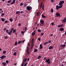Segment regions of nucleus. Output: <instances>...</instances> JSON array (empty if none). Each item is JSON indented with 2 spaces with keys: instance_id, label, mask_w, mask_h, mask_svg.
I'll return each instance as SVG.
<instances>
[{
  "instance_id": "nucleus-19",
  "label": "nucleus",
  "mask_w": 66,
  "mask_h": 66,
  "mask_svg": "<svg viewBox=\"0 0 66 66\" xmlns=\"http://www.w3.org/2000/svg\"><path fill=\"white\" fill-rule=\"evenodd\" d=\"M13 1L11 3V4L12 5L14 3H15V2L16 1L15 0H13Z\"/></svg>"
},
{
  "instance_id": "nucleus-4",
  "label": "nucleus",
  "mask_w": 66,
  "mask_h": 66,
  "mask_svg": "<svg viewBox=\"0 0 66 66\" xmlns=\"http://www.w3.org/2000/svg\"><path fill=\"white\" fill-rule=\"evenodd\" d=\"M28 63H26L24 64V61H22V65L21 66H26L27 65Z\"/></svg>"
},
{
  "instance_id": "nucleus-43",
  "label": "nucleus",
  "mask_w": 66,
  "mask_h": 66,
  "mask_svg": "<svg viewBox=\"0 0 66 66\" xmlns=\"http://www.w3.org/2000/svg\"><path fill=\"white\" fill-rule=\"evenodd\" d=\"M55 2V1H54V0H51V2Z\"/></svg>"
},
{
  "instance_id": "nucleus-35",
  "label": "nucleus",
  "mask_w": 66,
  "mask_h": 66,
  "mask_svg": "<svg viewBox=\"0 0 66 66\" xmlns=\"http://www.w3.org/2000/svg\"><path fill=\"white\" fill-rule=\"evenodd\" d=\"M51 11L52 12H54L53 9H51Z\"/></svg>"
},
{
  "instance_id": "nucleus-8",
  "label": "nucleus",
  "mask_w": 66,
  "mask_h": 66,
  "mask_svg": "<svg viewBox=\"0 0 66 66\" xmlns=\"http://www.w3.org/2000/svg\"><path fill=\"white\" fill-rule=\"evenodd\" d=\"M44 21L43 20H41L40 21V24H42V25H43L44 26Z\"/></svg>"
},
{
  "instance_id": "nucleus-3",
  "label": "nucleus",
  "mask_w": 66,
  "mask_h": 66,
  "mask_svg": "<svg viewBox=\"0 0 66 66\" xmlns=\"http://www.w3.org/2000/svg\"><path fill=\"white\" fill-rule=\"evenodd\" d=\"M26 8H27V10L28 11H30L32 9V7L31 6H28L26 7Z\"/></svg>"
},
{
  "instance_id": "nucleus-13",
  "label": "nucleus",
  "mask_w": 66,
  "mask_h": 66,
  "mask_svg": "<svg viewBox=\"0 0 66 66\" xmlns=\"http://www.w3.org/2000/svg\"><path fill=\"white\" fill-rule=\"evenodd\" d=\"M66 22V18H64L63 20H62V22L65 23Z\"/></svg>"
},
{
  "instance_id": "nucleus-18",
  "label": "nucleus",
  "mask_w": 66,
  "mask_h": 66,
  "mask_svg": "<svg viewBox=\"0 0 66 66\" xmlns=\"http://www.w3.org/2000/svg\"><path fill=\"white\" fill-rule=\"evenodd\" d=\"M53 48V46H50V47H49V48H48V49L49 50H50V49H52Z\"/></svg>"
},
{
  "instance_id": "nucleus-63",
  "label": "nucleus",
  "mask_w": 66,
  "mask_h": 66,
  "mask_svg": "<svg viewBox=\"0 0 66 66\" xmlns=\"http://www.w3.org/2000/svg\"><path fill=\"white\" fill-rule=\"evenodd\" d=\"M27 6V4H25V5H24V6Z\"/></svg>"
},
{
  "instance_id": "nucleus-49",
  "label": "nucleus",
  "mask_w": 66,
  "mask_h": 66,
  "mask_svg": "<svg viewBox=\"0 0 66 66\" xmlns=\"http://www.w3.org/2000/svg\"><path fill=\"white\" fill-rule=\"evenodd\" d=\"M23 5V3H21V4H20V6H22Z\"/></svg>"
},
{
  "instance_id": "nucleus-26",
  "label": "nucleus",
  "mask_w": 66,
  "mask_h": 66,
  "mask_svg": "<svg viewBox=\"0 0 66 66\" xmlns=\"http://www.w3.org/2000/svg\"><path fill=\"white\" fill-rule=\"evenodd\" d=\"M37 32H41V31L40 29H38L37 30Z\"/></svg>"
},
{
  "instance_id": "nucleus-29",
  "label": "nucleus",
  "mask_w": 66,
  "mask_h": 66,
  "mask_svg": "<svg viewBox=\"0 0 66 66\" xmlns=\"http://www.w3.org/2000/svg\"><path fill=\"white\" fill-rule=\"evenodd\" d=\"M40 14V12H37V15L38 16H39V14Z\"/></svg>"
},
{
  "instance_id": "nucleus-32",
  "label": "nucleus",
  "mask_w": 66,
  "mask_h": 66,
  "mask_svg": "<svg viewBox=\"0 0 66 66\" xmlns=\"http://www.w3.org/2000/svg\"><path fill=\"white\" fill-rule=\"evenodd\" d=\"M44 5H43V6H42V9L43 10H44Z\"/></svg>"
},
{
  "instance_id": "nucleus-25",
  "label": "nucleus",
  "mask_w": 66,
  "mask_h": 66,
  "mask_svg": "<svg viewBox=\"0 0 66 66\" xmlns=\"http://www.w3.org/2000/svg\"><path fill=\"white\" fill-rule=\"evenodd\" d=\"M41 58V56H40L39 55V56H38V57H37V59H40V58Z\"/></svg>"
},
{
  "instance_id": "nucleus-62",
  "label": "nucleus",
  "mask_w": 66,
  "mask_h": 66,
  "mask_svg": "<svg viewBox=\"0 0 66 66\" xmlns=\"http://www.w3.org/2000/svg\"><path fill=\"white\" fill-rule=\"evenodd\" d=\"M64 65H63V64H62V65H60V66H64Z\"/></svg>"
},
{
  "instance_id": "nucleus-39",
  "label": "nucleus",
  "mask_w": 66,
  "mask_h": 66,
  "mask_svg": "<svg viewBox=\"0 0 66 66\" xmlns=\"http://www.w3.org/2000/svg\"><path fill=\"white\" fill-rule=\"evenodd\" d=\"M16 52H14V53H13V55H16Z\"/></svg>"
},
{
  "instance_id": "nucleus-11",
  "label": "nucleus",
  "mask_w": 66,
  "mask_h": 66,
  "mask_svg": "<svg viewBox=\"0 0 66 66\" xmlns=\"http://www.w3.org/2000/svg\"><path fill=\"white\" fill-rule=\"evenodd\" d=\"M6 57V56H4V55H2L0 57V58L2 59H3L4 58Z\"/></svg>"
},
{
  "instance_id": "nucleus-55",
  "label": "nucleus",
  "mask_w": 66,
  "mask_h": 66,
  "mask_svg": "<svg viewBox=\"0 0 66 66\" xmlns=\"http://www.w3.org/2000/svg\"><path fill=\"white\" fill-rule=\"evenodd\" d=\"M48 42V43H51V40H49V41H48V42Z\"/></svg>"
},
{
  "instance_id": "nucleus-40",
  "label": "nucleus",
  "mask_w": 66,
  "mask_h": 66,
  "mask_svg": "<svg viewBox=\"0 0 66 66\" xmlns=\"http://www.w3.org/2000/svg\"><path fill=\"white\" fill-rule=\"evenodd\" d=\"M8 22V21H7V20H5V23H7Z\"/></svg>"
},
{
  "instance_id": "nucleus-38",
  "label": "nucleus",
  "mask_w": 66,
  "mask_h": 66,
  "mask_svg": "<svg viewBox=\"0 0 66 66\" xmlns=\"http://www.w3.org/2000/svg\"><path fill=\"white\" fill-rule=\"evenodd\" d=\"M5 37V38H5V39H7V38H8V37H7V36H5V37H4H4Z\"/></svg>"
},
{
  "instance_id": "nucleus-54",
  "label": "nucleus",
  "mask_w": 66,
  "mask_h": 66,
  "mask_svg": "<svg viewBox=\"0 0 66 66\" xmlns=\"http://www.w3.org/2000/svg\"><path fill=\"white\" fill-rule=\"evenodd\" d=\"M38 40H39V41H40V38H38Z\"/></svg>"
},
{
  "instance_id": "nucleus-57",
  "label": "nucleus",
  "mask_w": 66,
  "mask_h": 66,
  "mask_svg": "<svg viewBox=\"0 0 66 66\" xmlns=\"http://www.w3.org/2000/svg\"><path fill=\"white\" fill-rule=\"evenodd\" d=\"M29 59H30V58H28V59H27V61H29Z\"/></svg>"
},
{
  "instance_id": "nucleus-12",
  "label": "nucleus",
  "mask_w": 66,
  "mask_h": 66,
  "mask_svg": "<svg viewBox=\"0 0 66 66\" xmlns=\"http://www.w3.org/2000/svg\"><path fill=\"white\" fill-rule=\"evenodd\" d=\"M35 30H34L32 33V36H35Z\"/></svg>"
},
{
  "instance_id": "nucleus-5",
  "label": "nucleus",
  "mask_w": 66,
  "mask_h": 66,
  "mask_svg": "<svg viewBox=\"0 0 66 66\" xmlns=\"http://www.w3.org/2000/svg\"><path fill=\"white\" fill-rule=\"evenodd\" d=\"M6 32L9 35H11V34L12 33V32H8V29L6 30Z\"/></svg>"
},
{
  "instance_id": "nucleus-42",
  "label": "nucleus",
  "mask_w": 66,
  "mask_h": 66,
  "mask_svg": "<svg viewBox=\"0 0 66 66\" xmlns=\"http://www.w3.org/2000/svg\"><path fill=\"white\" fill-rule=\"evenodd\" d=\"M5 63H6V64H8V60H6V62H5Z\"/></svg>"
},
{
  "instance_id": "nucleus-45",
  "label": "nucleus",
  "mask_w": 66,
  "mask_h": 66,
  "mask_svg": "<svg viewBox=\"0 0 66 66\" xmlns=\"http://www.w3.org/2000/svg\"><path fill=\"white\" fill-rule=\"evenodd\" d=\"M21 26V24L20 23H19V24L18 25V26Z\"/></svg>"
},
{
  "instance_id": "nucleus-53",
  "label": "nucleus",
  "mask_w": 66,
  "mask_h": 66,
  "mask_svg": "<svg viewBox=\"0 0 66 66\" xmlns=\"http://www.w3.org/2000/svg\"><path fill=\"white\" fill-rule=\"evenodd\" d=\"M42 17H45V16L44 15L42 14Z\"/></svg>"
},
{
  "instance_id": "nucleus-47",
  "label": "nucleus",
  "mask_w": 66,
  "mask_h": 66,
  "mask_svg": "<svg viewBox=\"0 0 66 66\" xmlns=\"http://www.w3.org/2000/svg\"><path fill=\"white\" fill-rule=\"evenodd\" d=\"M4 13H2V16H4Z\"/></svg>"
},
{
  "instance_id": "nucleus-56",
  "label": "nucleus",
  "mask_w": 66,
  "mask_h": 66,
  "mask_svg": "<svg viewBox=\"0 0 66 66\" xmlns=\"http://www.w3.org/2000/svg\"><path fill=\"white\" fill-rule=\"evenodd\" d=\"M51 42H46L44 43H51Z\"/></svg>"
},
{
  "instance_id": "nucleus-21",
  "label": "nucleus",
  "mask_w": 66,
  "mask_h": 66,
  "mask_svg": "<svg viewBox=\"0 0 66 66\" xmlns=\"http://www.w3.org/2000/svg\"><path fill=\"white\" fill-rule=\"evenodd\" d=\"M20 11H16V12L15 13V14H20Z\"/></svg>"
},
{
  "instance_id": "nucleus-41",
  "label": "nucleus",
  "mask_w": 66,
  "mask_h": 66,
  "mask_svg": "<svg viewBox=\"0 0 66 66\" xmlns=\"http://www.w3.org/2000/svg\"><path fill=\"white\" fill-rule=\"evenodd\" d=\"M27 61V59H24V61H23V62H26V61Z\"/></svg>"
},
{
  "instance_id": "nucleus-36",
  "label": "nucleus",
  "mask_w": 66,
  "mask_h": 66,
  "mask_svg": "<svg viewBox=\"0 0 66 66\" xmlns=\"http://www.w3.org/2000/svg\"><path fill=\"white\" fill-rule=\"evenodd\" d=\"M16 20H17V17H16V18H15V21H16Z\"/></svg>"
},
{
  "instance_id": "nucleus-22",
  "label": "nucleus",
  "mask_w": 66,
  "mask_h": 66,
  "mask_svg": "<svg viewBox=\"0 0 66 66\" xmlns=\"http://www.w3.org/2000/svg\"><path fill=\"white\" fill-rule=\"evenodd\" d=\"M14 29V28H12L11 29V30H10V31H9V32H12V31H13V29Z\"/></svg>"
},
{
  "instance_id": "nucleus-24",
  "label": "nucleus",
  "mask_w": 66,
  "mask_h": 66,
  "mask_svg": "<svg viewBox=\"0 0 66 66\" xmlns=\"http://www.w3.org/2000/svg\"><path fill=\"white\" fill-rule=\"evenodd\" d=\"M18 44V43H17V42H16L15 43V46H16V45H17V44Z\"/></svg>"
},
{
  "instance_id": "nucleus-16",
  "label": "nucleus",
  "mask_w": 66,
  "mask_h": 66,
  "mask_svg": "<svg viewBox=\"0 0 66 66\" xmlns=\"http://www.w3.org/2000/svg\"><path fill=\"white\" fill-rule=\"evenodd\" d=\"M64 26V24H61V25H58V28H61L62 27H63Z\"/></svg>"
},
{
  "instance_id": "nucleus-51",
  "label": "nucleus",
  "mask_w": 66,
  "mask_h": 66,
  "mask_svg": "<svg viewBox=\"0 0 66 66\" xmlns=\"http://www.w3.org/2000/svg\"><path fill=\"white\" fill-rule=\"evenodd\" d=\"M42 4H43V3L42 2L41 3L40 6H42Z\"/></svg>"
},
{
  "instance_id": "nucleus-17",
  "label": "nucleus",
  "mask_w": 66,
  "mask_h": 66,
  "mask_svg": "<svg viewBox=\"0 0 66 66\" xmlns=\"http://www.w3.org/2000/svg\"><path fill=\"white\" fill-rule=\"evenodd\" d=\"M42 44H40V45L39 46V47H40V50H41L42 49H43V46H42Z\"/></svg>"
},
{
  "instance_id": "nucleus-10",
  "label": "nucleus",
  "mask_w": 66,
  "mask_h": 66,
  "mask_svg": "<svg viewBox=\"0 0 66 66\" xmlns=\"http://www.w3.org/2000/svg\"><path fill=\"white\" fill-rule=\"evenodd\" d=\"M27 48V50H26V51H27V53L28 54H29V47H28L26 48Z\"/></svg>"
},
{
  "instance_id": "nucleus-20",
  "label": "nucleus",
  "mask_w": 66,
  "mask_h": 66,
  "mask_svg": "<svg viewBox=\"0 0 66 66\" xmlns=\"http://www.w3.org/2000/svg\"><path fill=\"white\" fill-rule=\"evenodd\" d=\"M2 64H3V65L4 66H5L6 65V63L4 62H2Z\"/></svg>"
},
{
  "instance_id": "nucleus-46",
  "label": "nucleus",
  "mask_w": 66,
  "mask_h": 66,
  "mask_svg": "<svg viewBox=\"0 0 66 66\" xmlns=\"http://www.w3.org/2000/svg\"><path fill=\"white\" fill-rule=\"evenodd\" d=\"M51 25H52V26H53V25H54V23H51Z\"/></svg>"
},
{
  "instance_id": "nucleus-9",
  "label": "nucleus",
  "mask_w": 66,
  "mask_h": 66,
  "mask_svg": "<svg viewBox=\"0 0 66 66\" xmlns=\"http://www.w3.org/2000/svg\"><path fill=\"white\" fill-rule=\"evenodd\" d=\"M56 17H60L61 16L60 14L59 13H56Z\"/></svg>"
},
{
  "instance_id": "nucleus-59",
  "label": "nucleus",
  "mask_w": 66,
  "mask_h": 66,
  "mask_svg": "<svg viewBox=\"0 0 66 66\" xmlns=\"http://www.w3.org/2000/svg\"><path fill=\"white\" fill-rule=\"evenodd\" d=\"M27 45L28 46H30V44H29V43H28V44H27Z\"/></svg>"
},
{
  "instance_id": "nucleus-44",
  "label": "nucleus",
  "mask_w": 66,
  "mask_h": 66,
  "mask_svg": "<svg viewBox=\"0 0 66 66\" xmlns=\"http://www.w3.org/2000/svg\"><path fill=\"white\" fill-rule=\"evenodd\" d=\"M6 28H4V29H3L4 31H6Z\"/></svg>"
},
{
  "instance_id": "nucleus-37",
  "label": "nucleus",
  "mask_w": 66,
  "mask_h": 66,
  "mask_svg": "<svg viewBox=\"0 0 66 66\" xmlns=\"http://www.w3.org/2000/svg\"><path fill=\"white\" fill-rule=\"evenodd\" d=\"M13 31V33H15V32L16 31V30L14 29L13 30V31Z\"/></svg>"
},
{
  "instance_id": "nucleus-48",
  "label": "nucleus",
  "mask_w": 66,
  "mask_h": 66,
  "mask_svg": "<svg viewBox=\"0 0 66 66\" xmlns=\"http://www.w3.org/2000/svg\"><path fill=\"white\" fill-rule=\"evenodd\" d=\"M21 33L22 34H24V32L23 31H21Z\"/></svg>"
},
{
  "instance_id": "nucleus-1",
  "label": "nucleus",
  "mask_w": 66,
  "mask_h": 66,
  "mask_svg": "<svg viewBox=\"0 0 66 66\" xmlns=\"http://www.w3.org/2000/svg\"><path fill=\"white\" fill-rule=\"evenodd\" d=\"M46 57H44V60H43L45 61L46 60V61H45V63H47V64H50L51 63V61H50V59H46Z\"/></svg>"
},
{
  "instance_id": "nucleus-33",
  "label": "nucleus",
  "mask_w": 66,
  "mask_h": 66,
  "mask_svg": "<svg viewBox=\"0 0 66 66\" xmlns=\"http://www.w3.org/2000/svg\"><path fill=\"white\" fill-rule=\"evenodd\" d=\"M10 21L11 22H12L13 21V20L12 19H9Z\"/></svg>"
},
{
  "instance_id": "nucleus-14",
  "label": "nucleus",
  "mask_w": 66,
  "mask_h": 66,
  "mask_svg": "<svg viewBox=\"0 0 66 66\" xmlns=\"http://www.w3.org/2000/svg\"><path fill=\"white\" fill-rule=\"evenodd\" d=\"M60 32H62V31H63V30H64V28H60Z\"/></svg>"
},
{
  "instance_id": "nucleus-50",
  "label": "nucleus",
  "mask_w": 66,
  "mask_h": 66,
  "mask_svg": "<svg viewBox=\"0 0 66 66\" xmlns=\"http://www.w3.org/2000/svg\"><path fill=\"white\" fill-rule=\"evenodd\" d=\"M40 35H44V33H41V34H40Z\"/></svg>"
},
{
  "instance_id": "nucleus-52",
  "label": "nucleus",
  "mask_w": 66,
  "mask_h": 66,
  "mask_svg": "<svg viewBox=\"0 0 66 66\" xmlns=\"http://www.w3.org/2000/svg\"><path fill=\"white\" fill-rule=\"evenodd\" d=\"M25 31H27V27L25 28Z\"/></svg>"
},
{
  "instance_id": "nucleus-15",
  "label": "nucleus",
  "mask_w": 66,
  "mask_h": 66,
  "mask_svg": "<svg viewBox=\"0 0 66 66\" xmlns=\"http://www.w3.org/2000/svg\"><path fill=\"white\" fill-rule=\"evenodd\" d=\"M32 46L30 47V50H32V48H33V47H34V43H32L31 44Z\"/></svg>"
},
{
  "instance_id": "nucleus-58",
  "label": "nucleus",
  "mask_w": 66,
  "mask_h": 66,
  "mask_svg": "<svg viewBox=\"0 0 66 66\" xmlns=\"http://www.w3.org/2000/svg\"><path fill=\"white\" fill-rule=\"evenodd\" d=\"M2 9L0 8V11H2Z\"/></svg>"
},
{
  "instance_id": "nucleus-28",
  "label": "nucleus",
  "mask_w": 66,
  "mask_h": 66,
  "mask_svg": "<svg viewBox=\"0 0 66 66\" xmlns=\"http://www.w3.org/2000/svg\"><path fill=\"white\" fill-rule=\"evenodd\" d=\"M6 51H4L3 52V54H5L6 53Z\"/></svg>"
},
{
  "instance_id": "nucleus-2",
  "label": "nucleus",
  "mask_w": 66,
  "mask_h": 66,
  "mask_svg": "<svg viewBox=\"0 0 66 66\" xmlns=\"http://www.w3.org/2000/svg\"><path fill=\"white\" fill-rule=\"evenodd\" d=\"M63 6V5H60V6L56 5V9L57 10H59V9H60Z\"/></svg>"
},
{
  "instance_id": "nucleus-31",
  "label": "nucleus",
  "mask_w": 66,
  "mask_h": 66,
  "mask_svg": "<svg viewBox=\"0 0 66 66\" xmlns=\"http://www.w3.org/2000/svg\"><path fill=\"white\" fill-rule=\"evenodd\" d=\"M34 38H32V40L31 41V43H32L34 41Z\"/></svg>"
},
{
  "instance_id": "nucleus-6",
  "label": "nucleus",
  "mask_w": 66,
  "mask_h": 66,
  "mask_svg": "<svg viewBox=\"0 0 66 66\" xmlns=\"http://www.w3.org/2000/svg\"><path fill=\"white\" fill-rule=\"evenodd\" d=\"M64 1H61L59 3V5H61L64 3Z\"/></svg>"
},
{
  "instance_id": "nucleus-23",
  "label": "nucleus",
  "mask_w": 66,
  "mask_h": 66,
  "mask_svg": "<svg viewBox=\"0 0 66 66\" xmlns=\"http://www.w3.org/2000/svg\"><path fill=\"white\" fill-rule=\"evenodd\" d=\"M37 51V49H35L34 50V52H36Z\"/></svg>"
},
{
  "instance_id": "nucleus-7",
  "label": "nucleus",
  "mask_w": 66,
  "mask_h": 66,
  "mask_svg": "<svg viewBox=\"0 0 66 66\" xmlns=\"http://www.w3.org/2000/svg\"><path fill=\"white\" fill-rule=\"evenodd\" d=\"M66 47L65 44L60 45V47L62 48H64V47Z\"/></svg>"
},
{
  "instance_id": "nucleus-64",
  "label": "nucleus",
  "mask_w": 66,
  "mask_h": 66,
  "mask_svg": "<svg viewBox=\"0 0 66 66\" xmlns=\"http://www.w3.org/2000/svg\"><path fill=\"white\" fill-rule=\"evenodd\" d=\"M64 34H65V35L66 36V31H65V33H64Z\"/></svg>"
},
{
  "instance_id": "nucleus-27",
  "label": "nucleus",
  "mask_w": 66,
  "mask_h": 66,
  "mask_svg": "<svg viewBox=\"0 0 66 66\" xmlns=\"http://www.w3.org/2000/svg\"><path fill=\"white\" fill-rule=\"evenodd\" d=\"M22 41H21L18 42L17 43H18V44H20L21 43H22Z\"/></svg>"
},
{
  "instance_id": "nucleus-61",
  "label": "nucleus",
  "mask_w": 66,
  "mask_h": 66,
  "mask_svg": "<svg viewBox=\"0 0 66 66\" xmlns=\"http://www.w3.org/2000/svg\"><path fill=\"white\" fill-rule=\"evenodd\" d=\"M20 13H23V11H21L20 12Z\"/></svg>"
},
{
  "instance_id": "nucleus-60",
  "label": "nucleus",
  "mask_w": 66,
  "mask_h": 66,
  "mask_svg": "<svg viewBox=\"0 0 66 66\" xmlns=\"http://www.w3.org/2000/svg\"><path fill=\"white\" fill-rule=\"evenodd\" d=\"M47 44V43H44V45H46V44Z\"/></svg>"
},
{
  "instance_id": "nucleus-34",
  "label": "nucleus",
  "mask_w": 66,
  "mask_h": 66,
  "mask_svg": "<svg viewBox=\"0 0 66 66\" xmlns=\"http://www.w3.org/2000/svg\"><path fill=\"white\" fill-rule=\"evenodd\" d=\"M12 2V0H10L9 1H7V3H9L10 2Z\"/></svg>"
},
{
  "instance_id": "nucleus-30",
  "label": "nucleus",
  "mask_w": 66,
  "mask_h": 66,
  "mask_svg": "<svg viewBox=\"0 0 66 66\" xmlns=\"http://www.w3.org/2000/svg\"><path fill=\"white\" fill-rule=\"evenodd\" d=\"M4 18H2V19H1V20H2V21H4Z\"/></svg>"
}]
</instances>
